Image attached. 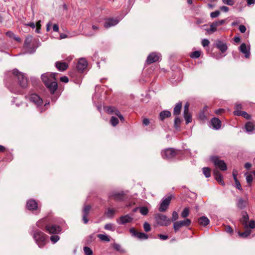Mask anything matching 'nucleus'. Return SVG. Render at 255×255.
Returning a JSON list of instances; mask_svg holds the SVG:
<instances>
[{
  "mask_svg": "<svg viewBox=\"0 0 255 255\" xmlns=\"http://www.w3.org/2000/svg\"><path fill=\"white\" fill-rule=\"evenodd\" d=\"M6 34L7 36L10 37H13V38H14L16 41H19L20 40V38L19 37H16L14 35V34L10 32V31H8V32H7L6 33Z\"/></svg>",
  "mask_w": 255,
  "mask_h": 255,
  "instance_id": "nucleus-50",
  "label": "nucleus"
},
{
  "mask_svg": "<svg viewBox=\"0 0 255 255\" xmlns=\"http://www.w3.org/2000/svg\"><path fill=\"white\" fill-rule=\"evenodd\" d=\"M26 207L29 210H34L37 209V203L33 199L28 200L26 204Z\"/></svg>",
  "mask_w": 255,
  "mask_h": 255,
  "instance_id": "nucleus-21",
  "label": "nucleus"
},
{
  "mask_svg": "<svg viewBox=\"0 0 255 255\" xmlns=\"http://www.w3.org/2000/svg\"><path fill=\"white\" fill-rule=\"evenodd\" d=\"M171 116V113L168 111H163L159 114V118L160 120L163 121L165 118Z\"/></svg>",
  "mask_w": 255,
  "mask_h": 255,
  "instance_id": "nucleus-29",
  "label": "nucleus"
},
{
  "mask_svg": "<svg viewBox=\"0 0 255 255\" xmlns=\"http://www.w3.org/2000/svg\"><path fill=\"white\" fill-rule=\"evenodd\" d=\"M201 51H195L193 52L191 55L190 56L193 58H197L200 56Z\"/></svg>",
  "mask_w": 255,
  "mask_h": 255,
  "instance_id": "nucleus-45",
  "label": "nucleus"
},
{
  "mask_svg": "<svg viewBox=\"0 0 255 255\" xmlns=\"http://www.w3.org/2000/svg\"><path fill=\"white\" fill-rule=\"evenodd\" d=\"M110 123L113 126L115 127L119 124V120L116 117L113 116L111 119Z\"/></svg>",
  "mask_w": 255,
  "mask_h": 255,
  "instance_id": "nucleus-41",
  "label": "nucleus"
},
{
  "mask_svg": "<svg viewBox=\"0 0 255 255\" xmlns=\"http://www.w3.org/2000/svg\"><path fill=\"white\" fill-rule=\"evenodd\" d=\"M253 179V177L252 175H248L246 177V180L248 183L250 184Z\"/></svg>",
  "mask_w": 255,
  "mask_h": 255,
  "instance_id": "nucleus-56",
  "label": "nucleus"
},
{
  "mask_svg": "<svg viewBox=\"0 0 255 255\" xmlns=\"http://www.w3.org/2000/svg\"><path fill=\"white\" fill-rule=\"evenodd\" d=\"M136 237L139 239L146 240L148 239V236L147 234L144 233L138 232Z\"/></svg>",
  "mask_w": 255,
  "mask_h": 255,
  "instance_id": "nucleus-39",
  "label": "nucleus"
},
{
  "mask_svg": "<svg viewBox=\"0 0 255 255\" xmlns=\"http://www.w3.org/2000/svg\"><path fill=\"white\" fill-rule=\"evenodd\" d=\"M143 228L146 232H148L150 231L151 227L149 224L147 222H145L143 224Z\"/></svg>",
  "mask_w": 255,
  "mask_h": 255,
  "instance_id": "nucleus-47",
  "label": "nucleus"
},
{
  "mask_svg": "<svg viewBox=\"0 0 255 255\" xmlns=\"http://www.w3.org/2000/svg\"><path fill=\"white\" fill-rule=\"evenodd\" d=\"M246 201L243 200L242 199H240L237 203V206L240 209L244 208L246 206Z\"/></svg>",
  "mask_w": 255,
  "mask_h": 255,
  "instance_id": "nucleus-35",
  "label": "nucleus"
},
{
  "mask_svg": "<svg viewBox=\"0 0 255 255\" xmlns=\"http://www.w3.org/2000/svg\"><path fill=\"white\" fill-rule=\"evenodd\" d=\"M181 122V120L178 117H176L175 119V120H174V123H175V125L176 126L178 124H180Z\"/></svg>",
  "mask_w": 255,
  "mask_h": 255,
  "instance_id": "nucleus-64",
  "label": "nucleus"
},
{
  "mask_svg": "<svg viewBox=\"0 0 255 255\" xmlns=\"http://www.w3.org/2000/svg\"><path fill=\"white\" fill-rule=\"evenodd\" d=\"M55 73H46L41 75V79L51 94H53L57 89V84L56 81Z\"/></svg>",
  "mask_w": 255,
  "mask_h": 255,
  "instance_id": "nucleus-1",
  "label": "nucleus"
},
{
  "mask_svg": "<svg viewBox=\"0 0 255 255\" xmlns=\"http://www.w3.org/2000/svg\"><path fill=\"white\" fill-rule=\"evenodd\" d=\"M60 227L56 225H48L46 226V231L50 234H58L60 231Z\"/></svg>",
  "mask_w": 255,
  "mask_h": 255,
  "instance_id": "nucleus-17",
  "label": "nucleus"
},
{
  "mask_svg": "<svg viewBox=\"0 0 255 255\" xmlns=\"http://www.w3.org/2000/svg\"><path fill=\"white\" fill-rule=\"evenodd\" d=\"M161 154L164 159H169L176 155V151L173 148H169L163 150Z\"/></svg>",
  "mask_w": 255,
  "mask_h": 255,
  "instance_id": "nucleus-8",
  "label": "nucleus"
},
{
  "mask_svg": "<svg viewBox=\"0 0 255 255\" xmlns=\"http://www.w3.org/2000/svg\"><path fill=\"white\" fill-rule=\"evenodd\" d=\"M242 215V218L241 219L240 221L243 225L244 228H250V229H254L255 228V221L251 220L248 223L249 218L247 213L246 212H243Z\"/></svg>",
  "mask_w": 255,
  "mask_h": 255,
  "instance_id": "nucleus-4",
  "label": "nucleus"
},
{
  "mask_svg": "<svg viewBox=\"0 0 255 255\" xmlns=\"http://www.w3.org/2000/svg\"><path fill=\"white\" fill-rule=\"evenodd\" d=\"M60 81L64 83H67L69 81L68 78L66 76H63L60 78Z\"/></svg>",
  "mask_w": 255,
  "mask_h": 255,
  "instance_id": "nucleus-60",
  "label": "nucleus"
},
{
  "mask_svg": "<svg viewBox=\"0 0 255 255\" xmlns=\"http://www.w3.org/2000/svg\"><path fill=\"white\" fill-rule=\"evenodd\" d=\"M119 22V20L117 18L107 19L104 23V27L107 28H110L111 26L117 25Z\"/></svg>",
  "mask_w": 255,
  "mask_h": 255,
  "instance_id": "nucleus-20",
  "label": "nucleus"
},
{
  "mask_svg": "<svg viewBox=\"0 0 255 255\" xmlns=\"http://www.w3.org/2000/svg\"><path fill=\"white\" fill-rule=\"evenodd\" d=\"M245 128L247 131L252 132L255 128V126L253 123L251 122H248L246 124Z\"/></svg>",
  "mask_w": 255,
  "mask_h": 255,
  "instance_id": "nucleus-31",
  "label": "nucleus"
},
{
  "mask_svg": "<svg viewBox=\"0 0 255 255\" xmlns=\"http://www.w3.org/2000/svg\"><path fill=\"white\" fill-rule=\"evenodd\" d=\"M234 113L235 115L243 116L246 119H250L251 118V116L247 112L244 111L236 110L234 112Z\"/></svg>",
  "mask_w": 255,
  "mask_h": 255,
  "instance_id": "nucleus-24",
  "label": "nucleus"
},
{
  "mask_svg": "<svg viewBox=\"0 0 255 255\" xmlns=\"http://www.w3.org/2000/svg\"><path fill=\"white\" fill-rule=\"evenodd\" d=\"M220 14V12L219 10H216L215 11L212 12L210 13V16L212 18H216Z\"/></svg>",
  "mask_w": 255,
  "mask_h": 255,
  "instance_id": "nucleus-49",
  "label": "nucleus"
},
{
  "mask_svg": "<svg viewBox=\"0 0 255 255\" xmlns=\"http://www.w3.org/2000/svg\"><path fill=\"white\" fill-rule=\"evenodd\" d=\"M113 248L115 250H116L120 253H125L126 252L125 250L123 249L122 248L121 246L118 244H116V243L114 244Z\"/></svg>",
  "mask_w": 255,
  "mask_h": 255,
  "instance_id": "nucleus-36",
  "label": "nucleus"
},
{
  "mask_svg": "<svg viewBox=\"0 0 255 255\" xmlns=\"http://www.w3.org/2000/svg\"><path fill=\"white\" fill-rule=\"evenodd\" d=\"M139 211L142 215H146L148 213V209L145 207H142L139 208Z\"/></svg>",
  "mask_w": 255,
  "mask_h": 255,
  "instance_id": "nucleus-44",
  "label": "nucleus"
},
{
  "mask_svg": "<svg viewBox=\"0 0 255 255\" xmlns=\"http://www.w3.org/2000/svg\"><path fill=\"white\" fill-rule=\"evenodd\" d=\"M179 217L178 213L176 211H173L172 213V221H176Z\"/></svg>",
  "mask_w": 255,
  "mask_h": 255,
  "instance_id": "nucleus-52",
  "label": "nucleus"
},
{
  "mask_svg": "<svg viewBox=\"0 0 255 255\" xmlns=\"http://www.w3.org/2000/svg\"><path fill=\"white\" fill-rule=\"evenodd\" d=\"M10 91L11 92H13V93H20V91L19 90H17V89H14L12 86H9L8 87Z\"/></svg>",
  "mask_w": 255,
  "mask_h": 255,
  "instance_id": "nucleus-58",
  "label": "nucleus"
},
{
  "mask_svg": "<svg viewBox=\"0 0 255 255\" xmlns=\"http://www.w3.org/2000/svg\"><path fill=\"white\" fill-rule=\"evenodd\" d=\"M211 124L213 128L215 129H219L221 126V121L217 118H213L211 121Z\"/></svg>",
  "mask_w": 255,
  "mask_h": 255,
  "instance_id": "nucleus-22",
  "label": "nucleus"
},
{
  "mask_svg": "<svg viewBox=\"0 0 255 255\" xmlns=\"http://www.w3.org/2000/svg\"><path fill=\"white\" fill-rule=\"evenodd\" d=\"M245 232H244L243 233L239 232V236L244 238H247L248 237H249L252 232V230L249 229V228H245Z\"/></svg>",
  "mask_w": 255,
  "mask_h": 255,
  "instance_id": "nucleus-30",
  "label": "nucleus"
},
{
  "mask_svg": "<svg viewBox=\"0 0 255 255\" xmlns=\"http://www.w3.org/2000/svg\"><path fill=\"white\" fill-rule=\"evenodd\" d=\"M210 43L209 41L207 39H204L202 41V45L203 47H206L209 45Z\"/></svg>",
  "mask_w": 255,
  "mask_h": 255,
  "instance_id": "nucleus-55",
  "label": "nucleus"
},
{
  "mask_svg": "<svg viewBox=\"0 0 255 255\" xmlns=\"http://www.w3.org/2000/svg\"><path fill=\"white\" fill-rule=\"evenodd\" d=\"M97 237L101 241H106V242L110 241V238L107 235H103V234H98L97 235Z\"/></svg>",
  "mask_w": 255,
  "mask_h": 255,
  "instance_id": "nucleus-37",
  "label": "nucleus"
},
{
  "mask_svg": "<svg viewBox=\"0 0 255 255\" xmlns=\"http://www.w3.org/2000/svg\"><path fill=\"white\" fill-rule=\"evenodd\" d=\"M211 159L215 166L220 168V170L225 171L227 169V165L225 162L223 160H220L218 157L213 156Z\"/></svg>",
  "mask_w": 255,
  "mask_h": 255,
  "instance_id": "nucleus-9",
  "label": "nucleus"
},
{
  "mask_svg": "<svg viewBox=\"0 0 255 255\" xmlns=\"http://www.w3.org/2000/svg\"><path fill=\"white\" fill-rule=\"evenodd\" d=\"M172 198V196L170 195L165 198H163L159 208V211L160 212H163L167 210L170 203Z\"/></svg>",
  "mask_w": 255,
  "mask_h": 255,
  "instance_id": "nucleus-11",
  "label": "nucleus"
},
{
  "mask_svg": "<svg viewBox=\"0 0 255 255\" xmlns=\"http://www.w3.org/2000/svg\"><path fill=\"white\" fill-rule=\"evenodd\" d=\"M33 237L39 248H43L46 243V235L42 232L37 230L33 231Z\"/></svg>",
  "mask_w": 255,
  "mask_h": 255,
  "instance_id": "nucleus-2",
  "label": "nucleus"
},
{
  "mask_svg": "<svg viewBox=\"0 0 255 255\" xmlns=\"http://www.w3.org/2000/svg\"><path fill=\"white\" fill-rule=\"evenodd\" d=\"M158 237L161 240H166L168 238V236L161 234L159 235Z\"/></svg>",
  "mask_w": 255,
  "mask_h": 255,
  "instance_id": "nucleus-61",
  "label": "nucleus"
},
{
  "mask_svg": "<svg viewBox=\"0 0 255 255\" xmlns=\"http://www.w3.org/2000/svg\"><path fill=\"white\" fill-rule=\"evenodd\" d=\"M32 42V37L31 36H28L26 38L24 44V47L26 50L27 52L33 53L35 50V47H33Z\"/></svg>",
  "mask_w": 255,
  "mask_h": 255,
  "instance_id": "nucleus-10",
  "label": "nucleus"
},
{
  "mask_svg": "<svg viewBox=\"0 0 255 255\" xmlns=\"http://www.w3.org/2000/svg\"><path fill=\"white\" fill-rule=\"evenodd\" d=\"M190 104L189 103H186V104L184 106V112H189V107Z\"/></svg>",
  "mask_w": 255,
  "mask_h": 255,
  "instance_id": "nucleus-63",
  "label": "nucleus"
},
{
  "mask_svg": "<svg viewBox=\"0 0 255 255\" xmlns=\"http://www.w3.org/2000/svg\"><path fill=\"white\" fill-rule=\"evenodd\" d=\"M182 103L181 102H179L178 103L174 109V114L175 115H178L180 114V111H181V108H182Z\"/></svg>",
  "mask_w": 255,
  "mask_h": 255,
  "instance_id": "nucleus-32",
  "label": "nucleus"
},
{
  "mask_svg": "<svg viewBox=\"0 0 255 255\" xmlns=\"http://www.w3.org/2000/svg\"><path fill=\"white\" fill-rule=\"evenodd\" d=\"M217 47L219 48L222 53L225 52L227 49L226 44L221 41H219L217 43Z\"/></svg>",
  "mask_w": 255,
  "mask_h": 255,
  "instance_id": "nucleus-27",
  "label": "nucleus"
},
{
  "mask_svg": "<svg viewBox=\"0 0 255 255\" xmlns=\"http://www.w3.org/2000/svg\"><path fill=\"white\" fill-rule=\"evenodd\" d=\"M214 175L216 180L220 183L221 185L224 186L225 185V183L223 180V176L220 173L219 171L217 170H215L214 171Z\"/></svg>",
  "mask_w": 255,
  "mask_h": 255,
  "instance_id": "nucleus-23",
  "label": "nucleus"
},
{
  "mask_svg": "<svg viewBox=\"0 0 255 255\" xmlns=\"http://www.w3.org/2000/svg\"><path fill=\"white\" fill-rule=\"evenodd\" d=\"M104 110L110 114H115L118 117L121 115L119 111L115 107L107 106L104 107Z\"/></svg>",
  "mask_w": 255,
  "mask_h": 255,
  "instance_id": "nucleus-19",
  "label": "nucleus"
},
{
  "mask_svg": "<svg viewBox=\"0 0 255 255\" xmlns=\"http://www.w3.org/2000/svg\"><path fill=\"white\" fill-rule=\"evenodd\" d=\"M44 224V219H41V220H40L39 221H38L37 223H36V226L41 228H42L43 225Z\"/></svg>",
  "mask_w": 255,
  "mask_h": 255,
  "instance_id": "nucleus-51",
  "label": "nucleus"
},
{
  "mask_svg": "<svg viewBox=\"0 0 255 255\" xmlns=\"http://www.w3.org/2000/svg\"><path fill=\"white\" fill-rule=\"evenodd\" d=\"M224 3L229 5H233L234 4L233 0H222Z\"/></svg>",
  "mask_w": 255,
  "mask_h": 255,
  "instance_id": "nucleus-54",
  "label": "nucleus"
},
{
  "mask_svg": "<svg viewBox=\"0 0 255 255\" xmlns=\"http://www.w3.org/2000/svg\"><path fill=\"white\" fill-rule=\"evenodd\" d=\"M124 193L123 192H113L110 193L109 196L110 198L114 199L115 201H121L124 199Z\"/></svg>",
  "mask_w": 255,
  "mask_h": 255,
  "instance_id": "nucleus-16",
  "label": "nucleus"
},
{
  "mask_svg": "<svg viewBox=\"0 0 255 255\" xmlns=\"http://www.w3.org/2000/svg\"><path fill=\"white\" fill-rule=\"evenodd\" d=\"M91 206L90 205L85 206L83 210V214L88 215Z\"/></svg>",
  "mask_w": 255,
  "mask_h": 255,
  "instance_id": "nucleus-46",
  "label": "nucleus"
},
{
  "mask_svg": "<svg viewBox=\"0 0 255 255\" xmlns=\"http://www.w3.org/2000/svg\"><path fill=\"white\" fill-rule=\"evenodd\" d=\"M84 252L86 255H93L92 250L88 247L84 248Z\"/></svg>",
  "mask_w": 255,
  "mask_h": 255,
  "instance_id": "nucleus-43",
  "label": "nucleus"
},
{
  "mask_svg": "<svg viewBox=\"0 0 255 255\" xmlns=\"http://www.w3.org/2000/svg\"><path fill=\"white\" fill-rule=\"evenodd\" d=\"M189 209L188 208H185L181 213V217L183 218H185L188 217L189 215Z\"/></svg>",
  "mask_w": 255,
  "mask_h": 255,
  "instance_id": "nucleus-42",
  "label": "nucleus"
},
{
  "mask_svg": "<svg viewBox=\"0 0 255 255\" xmlns=\"http://www.w3.org/2000/svg\"><path fill=\"white\" fill-rule=\"evenodd\" d=\"M237 171L236 170H233V177H234V179L235 180V184H236V187L240 190H242V187H241V185L239 182V181L237 179Z\"/></svg>",
  "mask_w": 255,
  "mask_h": 255,
  "instance_id": "nucleus-28",
  "label": "nucleus"
},
{
  "mask_svg": "<svg viewBox=\"0 0 255 255\" xmlns=\"http://www.w3.org/2000/svg\"><path fill=\"white\" fill-rule=\"evenodd\" d=\"M240 51L245 54L246 58H248L250 56V46H247L245 43H242L240 47Z\"/></svg>",
  "mask_w": 255,
  "mask_h": 255,
  "instance_id": "nucleus-15",
  "label": "nucleus"
},
{
  "mask_svg": "<svg viewBox=\"0 0 255 255\" xmlns=\"http://www.w3.org/2000/svg\"><path fill=\"white\" fill-rule=\"evenodd\" d=\"M50 240L53 244H55L59 240V237L57 235H53L50 237Z\"/></svg>",
  "mask_w": 255,
  "mask_h": 255,
  "instance_id": "nucleus-48",
  "label": "nucleus"
},
{
  "mask_svg": "<svg viewBox=\"0 0 255 255\" xmlns=\"http://www.w3.org/2000/svg\"><path fill=\"white\" fill-rule=\"evenodd\" d=\"M56 68L60 71H64L68 67L67 64L65 62H57L55 63Z\"/></svg>",
  "mask_w": 255,
  "mask_h": 255,
  "instance_id": "nucleus-25",
  "label": "nucleus"
},
{
  "mask_svg": "<svg viewBox=\"0 0 255 255\" xmlns=\"http://www.w3.org/2000/svg\"><path fill=\"white\" fill-rule=\"evenodd\" d=\"M104 229L107 230L114 231L115 230V227L113 224L109 223L105 225Z\"/></svg>",
  "mask_w": 255,
  "mask_h": 255,
  "instance_id": "nucleus-38",
  "label": "nucleus"
},
{
  "mask_svg": "<svg viewBox=\"0 0 255 255\" xmlns=\"http://www.w3.org/2000/svg\"><path fill=\"white\" fill-rule=\"evenodd\" d=\"M40 23H41V21L38 20L36 22V25H35V26H36V32L38 33H40V29L41 28V24Z\"/></svg>",
  "mask_w": 255,
  "mask_h": 255,
  "instance_id": "nucleus-53",
  "label": "nucleus"
},
{
  "mask_svg": "<svg viewBox=\"0 0 255 255\" xmlns=\"http://www.w3.org/2000/svg\"><path fill=\"white\" fill-rule=\"evenodd\" d=\"M191 223V221L189 219H186L184 220L176 221L174 223L173 229L175 232H177L180 228L184 226H189Z\"/></svg>",
  "mask_w": 255,
  "mask_h": 255,
  "instance_id": "nucleus-7",
  "label": "nucleus"
},
{
  "mask_svg": "<svg viewBox=\"0 0 255 255\" xmlns=\"http://www.w3.org/2000/svg\"><path fill=\"white\" fill-rule=\"evenodd\" d=\"M198 222L200 225L205 226L209 224L210 221L207 217L203 216L199 219Z\"/></svg>",
  "mask_w": 255,
  "mask_h": 255,
  "instance_id": "nucleus-26",
  "label": "nucleus"
},
{
  "mask_svg": "<svg viewBox=\"0 0 255 255\" xmlns=\"http://www.w3.org/2000/svg\"><path fill=\"white\" fill-rule=\"evenodd\" d=\"M133 220V218L129 215H126L122 216L120 218L117 220V222L119 225H124L126 223H130Z\"/></svg>",
  "mask_w": 255,
  "mask_h": 255,
  "instance_id": "nucleus-12",
  "label": "nucleus"
},
{
  "mask_svg": "<svg viewBox=\"0 0 255 255\" xmlns=\"http://www.w3.org/2000/svg\"><path fill=\"white\" fill-rule=\"evenodd\" d=\"M13 74L18 80V83L21 87L25 88L27 85V80L23 74L19 72L17 69H14Z\"/></svg>",
  "mask_w": 255,
  "mask_h": 255,
  "instance_id": "nucleus-5",
  "label": "nucleus"
},
{
  "mask_svg": "<svg viewBox=\"0 0 255 255\" xmlns=\"http://www.w3.org/2000/svg\"><path fill=\"white\" fill-rule=\"evenodd\" d=\"M239 30L242 33H244L246 31V27L244 25H241L239 26Z\"/></svg>",
  "mask_w": 255,
  "mask_h": 255,
  "instance_id": "nucleus-57",
  "label": "nucleus"
},
{
  "mask_svg": "<svg viewBox=\"0 0 255 255\" xmlns=\"http://www.w3.org/2000/svg\"><path fill=\"white\" fill-rule=\"evenodd\" d=\"M157 224L161 226H168L171 224L170 219L166 215L157 214L155 215Z\"/></svg>",
  "mask_w": 255,
  "mask_h": 255,
  "instance_id": "nucleus-3",
  "label": "nucleus"
},
{
  "mask_svg": "<svg viewBox=\"0 0 255 255\" xmlns=\"http://www.w3.org/2000/svg\"><path fill=\"white\" fill-rule=\"evenodd\" d=\"M116 212V210L112 208H108L106 212V214L108 218H113Z\"/></svg>",
  "mask_w": 255,
  "mask_h": 255,
  "instance_id": "nucleus-33",
  "label": "nucleus"
},
{
  "mask_svg": "<svg viewBox=\"0 0 255 255\" xmlns=\"http://www.w3.org/2000/svg\"><path fill=\"white\" fill-rule=\"evenodd\" d=\"M160 57V54L156 52H153L149 55L147 58L146 62L148 64H151L157 61Z\"/></svg>",
  "mask_w": 255,
  "mask_h": 255,
  "instance_id": "nucleus-14",
  "label": "nucleus"
},
{
  "mask_svg": "<svg viewBox=\"0 0 255 255\" xmlns=\"http://www.w3.org/2000/svg\"><path fill=\"white\" fill-rule=\"evenodd\" d=\"M129 231L132 236L136 237L138 232H136L133 228L130 229Z\"/></svg>",
  "mask_w": 255,
  "mask_h": 255,
  "instance_id": "nucleus-59",
  "label": "nucleus"
},
{
  "mask_svg": "<svg viewBox=\"0 0 255 255\" xmlns=\"http://www.w3.org/2000/svg\"><path fill=\"white\" fill-rule=\"evenodd\" d=\"M29 100L33 103L38 108H40V106L42 104L43 101L37 95L32 94L29 97Z\"/></svg>",
  "mask_w": 255,
  "mask_h": 255,
  "instance_id": "nucleus-13",
  "label": "nucleus"
},
{
  "mask_svg": "<svg viewBox=\"0 0 255 255\" xmlns=\"http://www.w3.org/2000/svg\"><path fill=\"white\" fill-rule=\"evenodd\" d=\"M184 117L186 120V124H189L192 122V117L189 112H184Z\"/></svg>",
  "mask_w": 255,
  "mask_h": 255,
  "instance_id": "nucleus-34",
  "label": "nucleus"
},
{
  "mask_svg": "<svg viewBox=\"0 0 255 255\" xmlns=\"http://www.w3.org/2000/svg\"><path fill=\"white\" fill-rule=\"evenodd\" d=\"M203 172L206 177L208 178L211 176V170L208 167H204Z\"/></svg>",
  "mask_w": 255,
  "mask_h": 255,
  "instance_id": "nucleus-40",
  "label": "nucleus"
},
{
  "mask_svg": "<svg viewBox=\"0 0 255 255\" xmlns=\"http://www.w3.org/2000/svg\"><path fill=\"white\" fill-rule=\"evenodd\" d=\"M87 61L84 58H80L77 63V69L82 72L84 69L87 68Z\"/></svg>",
  "mask_w": 255,
  "mask_h": 255,
  "instance_id": "nucleus-18",
  "label": "nucleus"
},
{
  "mask_svg": "<svg viewBox=\"0 0 255 255\" xmlns=\"http://www.w3.org/2000/svg\"><path fill=\"white\" fill-rule=\"evenodd\" d=\"M226 22L225 19H221L218 21H214L210 24V27L207 29L206 31L209 34L213 33L218 30H220L218 27L223 25Z\"/></svg>",
  "mask_w": 255,
  "mask_h": 255,
  "instance_id": "nucleus-6",
  "label": "nucleus"
},
{
  "mask_svg": "<svg viewBox=\"0 0 255 255\" xmlns=\"http://www.w3.org/2000/svg\"><path fill=\"white\" fill-rule=\"evenodd\" d=\"M88 215L83 214V221L84 224H87L88 222V219L87 218Z\"/></svg>",
  "mask_w": 255,
  "mask_h": 255,
  "instance_id": "nucleus-62",
  "label": "nucleus"
}]
</instances>
